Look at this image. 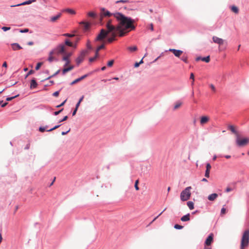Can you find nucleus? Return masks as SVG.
I'll return each instance as SVG.
<instances>
[{
    "label": "nucleus",
    "instance_id": "31",
    "mask_svg": "<svg viewBox=\"0 0 249 249\" xmlns=\"http://www.w3.org/2000/svg\"><path fill=\"white\" fill-rule=\"evenodd\" d=\"M48 125L45 126H40L38 128V131L41 133L44 132L45 131H47V128H48Z\"/></svg>",
    "mask_w": 249,
    "mask_h": 249
},
{
    "label": "nucleus",
    "instance_id": "32",
    "mask_svg": "<svg viewBox=\"0 0 249 249\" xmlns=\"http://www.w3.org/2000/svg\"><path fill=\"white\" fill-rule=\"evenodd\" d=\"M106 36L105 35H103L101 34H99L95 38V41H99L105 38Z\"/></svg>",
    "mask_w": 249,
    "mask_h": 249
},
{
    "label": "nucleus",
    "instance_id": "63",
    "mask_svg": "<svg viewBox=\"0 0 249 249\" xmlns=\"http://www.w3.org/2000/svg\"><path fill=\"white\" fill-rule=\"evenodd\" d=\"M226 213V209L223 207L222 209H221L220 213L221 214H224Z\"/></svg>",
    "mask_w": 249,
    "mask_h": 249
},
{
    "label": "nucleus",
    "instance_id": "40",
    "mask_svg": "<svg viewBox=\"0 0 249 249\" xmlns=\"http://www.w3.org/2000/svg\"><path fill=\"white\" fill-rule=\"evenodd\" d=\"M104 48H105V45L104 44H101V45H99L96 48L95 53H98L99 51L100 50L104 49Z\"/></svg>",
    "mask_w": 249,
    "mask_h": 249
},
{
    "label": "nucleus",
    "instance_id": "1",
    "mask_svg": "<svg viewBox=\"0 0 249 249\" xmlns=\"http://www.w3.org/2000/svg\"><path fill=\"white\" fill-rule=\"evenodd\" d=\"M134 22V19L131 17L125 16V18L123 19L121 24L126 29H130L131 30L135 29V26L133 24Z\"/></svg>",
    "mask_w": 249,
    "mask_h": 249
},
{
    "label": "nucleus",
    "instance_id": "26",
    "mask_svg": "<svg viewBox=\"0 0 249 249\" xmlns=\"http://www.w3.org/2000/svg\"><path fill=\"white\" fill-rule=\"evenodd\" d=\"M231 10V11H232L233 13L235 14H237L239 12V9L238 7L234 5H232L230 7Z\"/></svg>",
    "mask_w": 249,
    "mask_h": 249
},
{
    "label": "nucleus",
    "instance_id": "43",
    "mask_svg": "<svg viewBox=\"0 0 249 249\" xmlns=\"http://www.w3.org/2000/svg\"><path fill=\"white\" fill-rule=\"evenodd\" d=\"M182 104V103L180 101H178L174 107V109L175 110L178 108Z\"/></svg>",
    "mask_w": 249,
    "mask_h": 249
},
{
    "label": "nucleus",
    "instance_id": "36",
    "mask_svg": "<svg viewBox=\"0 0 249 249\" xmlns=\"http://www.w3.org/2000/svg\"><path fill=\"white\" fill-rule=\"evenodd\" d=\"M64 46H72V43L68 39H66L64 42Z\"/></svg>",
    "mask_w": 249,
    "mask_h": 249
},
{
    "label": "nucleus",
    "instance_id": "59",
    "mask_svg": "<svg viewBox=\"0 0 249 249\" xmlns=\"http://www.w3.org/2000/svg\"><path fill=\"white\" fill-rule=\"evenodd\" d=\"M11 29V27H7V26H3L1 27V29L4 31V32H6L8 30H9L10 29Z\"/></svg>",
    "mask_w": 249,
    "mask_h": 249
},
{
    "label": "nucleus",
    "instance_id": "58",
    "mask_svg": "<svg viewBox=\"0 0 249 249\" xmlns=\"http://www.w3.org/2000/svg\"><path fill=\"white\" fill-rule=\"evenodd\" d=\"M68 118V116H65L63 117L62 119H60L59 121H58V123H60L61 122H63L64 121H66Z\"/></svg>",
    "mask_w": 249,
    "mask_h": 249
},
{
    "label": "nucleus",
    "instance_id": "10",
    "mask_svg": "<svg viewBox=\"0 0 249 249\" xmlns=\"http://www.w3.org/2000/svg\"><path fill=\"white\" fill-rule=\"evenodd\" d=\"M113 13H111L105 8H101V16L110 17L113 16Z\"/></svg>",
    "mask_w": 249,
    "mask_h": 249
},
{
    "label": "nucleus",
    "instance_id": "38",
    "mask_svg": "<svg viewBox=\"0 0 249 249\" xmlns=\"http://www.w3.org/2000/svg\"><path fill=\"white\" fill-rule=\"evenodd\" d=\"M62 124H57V125H55V126H54L53 127L48 129L47 130V132H51L58 128H59Z\"/></svg>",
    "mask_w": 249,
    "mask_h": 249
},
{
    "label": "nucleus",
    "instance_id": "39",
    "mask_svg": "<svg viewBox=\"0 0 249 249\" xmlns=\"http://www.w3.org/2000/svg\"><path fill=\"white\" fill-rule=\"evenodd\" d=\"M43 65V62H38L36 67H35V70L36 71H38L39 70V69L40 68V67H41V66Z\"/></svg>",
    "mask_w": 249,
    "mask_h": 249
},
{
    "label": "nucleus",
    "instance_id": "47",
    "mask_svg": "<svg viewBox=\"0 0 249 249\" xmlns=\"http://www.w3.org/2000/svg\"><path fill=\"white\" fill-rule=\"evenodd\" d=\"M166 208H165L164 210H163V211L160 213L157 216H156L153 219V220L150 222V224H151L153 222H154L156 219H157L166 210Z\"/></svg>",
    "mask_w": 249,
    "mask_h": 249
},
{
    "label": "nucleus",
    "instance_id": "20",
    "mask_svg": "<svg viewBox=\"0 0 249 249\" xmlns=\"http://www.w3.org/2000/svg\"><path fill=\"white\" fill-rule=\"evenodd\" d=\"M218 197V194L213 193L209 195L208 196V199L210 201H214Z\"/></svg>",
    "mask_w": 249,
    "mask_h": 249
},
{
    "label": "nucleus",
    "instance_id": "64",
    "mask_svg": "<svg viewBox=\"0 0 249 249\" xmlns=\"http://www.w3.org/2000/svg\"><path fill=\"white\" fill-rule=\"evenodd\" d=\"M63 36H66V37H71L73 36L74 35L73 34H69V33H65V34H64L63 35Z\"/></svg>",
    "mask_w": 249,
    "mask_h": 249
},
{
    "label": "nucleus",
    "instance_id": "57",
    "mask_svg": "<svg viewBox=\"0 0 249 249\" xmlns=\"http://www.w3.org/2000/svg\"><path fill=\"white\" fill-rule=\"evenodd\" d=\"M212 166L210 163L207 162L206 164V170L210 171Z\"/></svg>",
    "mask_w": 249,
    "mask_h": 249
},
{
    "label": "nucleus",
    "instance_id": "29",
    "mask_svg": "<svg viewBox=\"0 0 249 249\" xmlns=\"http://www.w3.org/2000/svg\"><path fill=\"white\" fill-rule=\"evenodd\" d=\"M63 12H66L71 15H74L76 13L75 11L74 10L71 8L65 9L63 10Z\"/></svg>",
    "mask_w": 249,
    "mask_h": 249
},
{
    "label": "nucleus",
    "instance_id": "27",
    "mask_svg": "<svg viewBox=\"0 0 249 249\" xmlns=\"http://www.w3.org/2000/svg\"><path fill=\"white\" fill-rule=\"evenodd\" d=\"M62 60L65 61V64L64 65V67H66L71 62L69 58L64 56L62 57Z\"/></svg>",
    "mask_w": 249,
    "mask_h": 249
},
{
    "label": "nucleus",
    "instance_id": "18",
    "mask_svg": "<svg viewBox=\"0 0 249 249\" xmlns=\"http://www.w3.org/2000/svg\"><path fill=\"white\" fill-rule=\"evenodd\" d=\"M11 46L14 51L22 49V47L18 43H12Z\"/></svg>",
    "mask_w": 249,
    "mask_h": 249
},
{
    "label": "nucleus",
    "instance_id": "50",
    "mask_svg": "<svg viewBox=\"0 0 249 249\" xmlns=\"http://www.w3.org/2000/svg\"><path fill=\"white\" fill-rule=\"evenodd\" d=\"M67 101V98L64 101H63L60 104L56 106V107L59 108V107L63 106L66 103Z\"/></svg>",
    "mask_w": 249,
    "mask_h": 249
},
{
    "label": "nucleus",
    "instance_id": "2",
    "mask_svg": "<svg viewBox=\"0 0 249 249\" xmlns=\"http://www.w3.org/2000/svg\"><path fill=\"white\" fill-rule=\"evenodd\" d=\"M249 244V229L246 230L243 233L240 244V249H244Z\"/></svg>",
    "mask_w": 249,
    "mask_h": 249
},
{
    "label": "nucleus",
    "instance_id": "61",
    "mask_svg": "<svg viewBox=\"0 0 249 249\" xmlns=\"http://www.w3.org/2000/svg\"><path fill=\"white\" fill-rule=\"evenodd\" d=\"M115 36H112L111 37H109L108 38H107V41L108 42V43H111L113 42V41L114 40V37Z\"/></svg>",
    "mask_w": 249,
    "mask_h": 249
},
{
    "label": "nucleus",
    "instance_id": "41",
    "mask_svg": "<svg viewBox=\"0 0 249 249\" xmlns=\"http://www.w3.org/2000/svg\"><path fill=\"white\" fill-rule=\"evenodd\" d=\"M180 60L183 61L184 63L188 64V57L187 56L183 55L181 57H180L179 58Z\"/></svg>",
    "mask_w": 249,
    "mask_h": 249
},
{
    "label": "nucleus",
    "instance_id": "46",
    "mask_svg": "<svg viewBox=\"0 0 249 249\" xmlns=\"http://www.w3.org/2000/svg\"><path fill=\"white\" fill-rule=\"evenodd\" d=\"M63 110H64V108H62L61 109H60L57 111L53 112V114L54 116H57V115H59Z\"/></svg>",
    "mask_w": 249,
    "mask_h": 249
},
{
    "label": "nucleus",
    "instance_id": "60",
    "mask_svg": "<svg viewBox=\"0 0 249 249\" xmlns=\"http://www.w3.org/2000/svg\"><path fill=\"white\" fill-rule=\"evenodd\" d=\"M129 2V0H119L116 1V3H128Z\"/></svg>",
    "mask_w": 249,
    "mask_h": 249
},
{
    "label": "nucleus",
    "instance_id": "14",
    "mask_svg": "<svg viewBox=\"0 0 249 249\" xmlns=\"http://www.w3.org/2000/svg\"><path fill=\"white\" fill-rule=\"evenodd\" d=\"M38 86V84L36 81V79L33 77L30 81V89H33L36 88Z\"/></svg>",
    "mask_w": 249,
    "mask_h": 249
},
{
    "label": "nucleus",
    "instance_id": "6",
    "mask_svg": "<svg viewBox=\"0 0 249 249\" xmlns=\"http://www.w3.org/2000/svg\"><path fill=\"white\" fill-rule=\"evenodd\" d=\"M106 27L107 28L108 31L110 33L111 36H115V27L111 24H110L109 23H107Z\"/></svg>",
    "mask_w": 249,
    "mask_h": 249
},
{
    "label": "nucleus",
    "instance_id": "9",
    "mask_svg": "<svg viewBox=\"0 0 249 249\" xmlns=\"http://www.w3.org/2000/svg\"><path fill=\"white\" fill-rule=\"evenodd\" d=\"M168 51L172 52L176 57L178 58H180V55L183 53V52L180 50L175 49H169ZM165 52H167V50H166Z\"/></svg>",
    "mask_w": 249,
    "mask_h": 249
},
{
    "label": "nucleus",
    "instance_id": "16",
    "mask_svg": "<svg viewBox=\"0 0 249 249\" xmlns=\"http://www.w3.org/2000/svg\"><path fill=\"white\" fill-rule=\"evenodd\" d=\"M74 68V66L73 65H70L68 67H65L62 70V75H65L67 72L71 71L72 69H73Z\"/></svg>",
    "mask_w": 249,
    "mask_h": 249
},
{
    "label": "nucleus",
    "instance_id": "53",
    "mask_svg": "<svg viewBox=\"0 0 249 249\" xmlns=\"http://www.w3.org/2000/svg\"><path fill=\"white\" fill-rule=\"evenodd\" d=\"M138 184H139V180L137 179L135 181V184H134V187H135L136 190H137V191L139 190V187L138 186Z\"/></svg>",
    "mask_w": 249,
    "mask_h": 249
},
{
    "label": "nucleus",
    "instance_id": "15",
    "mask_svg": "<svg viewBox=\"0 0 249 249\" xmlns=\"http://www.w3.org/2000/svg\"><path fill=\"white\" fill-rule=\"evenodd\" d=\"M213 40L214 43H217L219 45H222L224 42L223 39L215 36H213Z\"/></svg>",
    "mask_w": 249,
    "mask_h": 249
},
{
    "label": "nucleus",
    "instance_id": "22",
    "mask_svg": "<svg viewBox=\"0 0 249 249\" xmlns=\"http://www.w3.org/2000/svg\"><path fill=\"white\" fill-rule=\"evenodd\" d=\"M228 128L229 130H230L232 133L235 134L236 135V137H237V135H239V134L238 133V132L237 131V130L235 129L234 126L232 125H229L228 126Z\"/></svg>",
    "mask_w": 249,
    "mask_h": 249
},
{
    "label": "nucleus",
    "instance_id": "21",
    "mask_svg": "<svg viewBox=\"0 0 249 249\" xmlns=\"http://www.w3.org/2000/svg\"><path fill=\"white\" fill-rule=\"evenodd\" d=\"M181 221L182 222H187L190 220V214L188 213L185 215L182 216L180 218Z\"/></svg>",
    "mask_w": 249,
    "mask_h": 249
},
{
    "label": "nucleus",
    "instance_id": "49",
    "mask_svg": "<svg viewBox=\"0 0 249 249\" xmlns=\"http://www.w3.org/2000/svg\"><path fill=\"white\" fill-rule=\"evenodd\" d=\"M62 88H61L59 90H57V91H56L55 92H54L53 94H52V95L53 96H54V97H57L59 96V92L60 91L62 90Z\"/></svg>",
    "mask_w": 249,
    "mask_h": 249
},
{
    "label": "nucleus",
    "instance_id": "62",
    "mask_svg": "<svg viewBox=\"0 0 249 249\" xmlns=\"http://www.w3.org/2000/svg\"><path fill=\"white\" fill-rule=\"evenodd\" d=\"M78 109V107H75V108L74 109V110L72 112V116H74V115H75V114H76V112L77 111Z\"/></svg>",
    "mask_w": 249,
    "mask_h": 249
},
{
    "label": "nucleus",
    "instance_id": "7",
    "mask_svg": "<svg viewBox=\"0 0 249 249\" xmlns=\"http://www.w3.org/2000/svg\"><path fill=\"white\" fill-rule=\"evenodd\" d=\"M113 16L118 21L120 22L121 23L123 21V19L125 18V16L124 15L119 12L113 13Z\"/></svg>",
    "mask_w": 249,
    "mask_h": 249
},
{
    "label": "nucleus",
    "instance_id": "52",
    "mask_svg": "<svg viewBox=\"0 0 249 249\" xmlns=\"http://www.w3.org/2000/svg\"><path fill=\"white\" fill-rule=\"evenodd\" d=\"M128 50L131 52H134L137 50V47L136 46H131L128 47Z\"/></svg>",
    "mask_w": 249,
    "mask_h": 249
},
{
    "label": "nucleus",
    "instance_id": "28",
    "mask_svg": "<svg viewBox=\"0 0 249 249\" xmlns=\"http://www.w3.org/2000/svg\"><path fill=\"white\" fill-rule=\"evenodd\" d=\"M61 13H58L56 15H55V16L52 17L51 18V21L52 22L55 21L57 19H58L61 17Z\"/></svg>",
    "mask_w": 249,
    "mask_h": 249
},
{
    "label": "nucleus",
    "instance_id": "56",
    "mask_svg": "<svg viewBox=\"0 0 249 249\" xmlns=\"http://www.w3.org/2000/svg\"><path fill=\"white\" fill-rule=\"evenodd\" d=\"M87 48L89 50H91L92 49V46L90 44V42L89 40L88 41L87 43Z\"/></svg>",
    "mask_w": 249,
    "mask_h": 249
},
{
    "label": "nucleus",
    "instance_id": "13",
    "mask_svg": "<svg viewBox=\"0 0 249 249\" xmlns=\"http://www.w3.org/2000/svg\"><path fill=\"white\" fill-rule=\"evenodd\" d=\"M199 60H202L206 63H209L210 61V56L208 55L204 57L199 56L196 57V61H198Z\"/></svg>",
    "mask_w": 249,
    "mask_h": 249
},
{
    "label": "nucleus",
    "instance_id": "34",
    "mask_svg": "<svg viewBox=\"0 0 249 249\" xmlns=\"http://www.w3.org/2000/svg\"><path fill=\"white\" fill-rule=\"evenodd\" d=\"M18 96H19V94H17L15 96H8L6 98V101L7 102L12 101L13 99H14L15 98L18 97Z\"/></svg>",
    "mask_w": 249,
    "mask_h": 249
},
{
    "label": "nucleus",
    "instance_id": "12",
    "mask_svg": "<svg viewBox=\"0 0 249 249\" xmlns=\"http://www.w3.org/2000/svg\"><path fill=\"white\" fill-rule=\"evenodd\" d=\"M79 24L82 26L83 28L84 31H87L89 30L90 27V23L88 21H81Z\"/></svg>",
    "mask_w": 249,
    "mask_h": 249
},
{
    "label": "nucleus",
    "instance_id": "19",
    "mask_svg": "<svg viewBox=\"0 0 249 249\" xmlns=\"http://www.w3.org/2000/svg\"><path fill=\"white\" fill-rule=\"evenodd\" d=\"M209 120V118L207 116H202L200 117V123L203 124L207 123Z\"/></svg>",
    "mask_w": 249,
    "mask_h": 249
},
{
    "label": "nucleus",
    "instance_id": "48",
    "mask_svg": "<svg viewBox=\"0 0 249 249\" xmlns=\"http://www.w3.org/2000/svg\"><path fill=\"white\" fill-rule=\"evenodd\" d=\"M114 62V60L113 59H111V60L108 61L107 63V67H111L113 66Z\"/></svg>",
    "mask_w": 249,
    "mask_h": 249
},
{
    "label": "nucleus",
    "instance_id": "45",
    "mask_svg": "<svg viewBox=\"0 0 249 249\" xmlns=\"http://www.w3.org/2000/svg\"><path fill=\"white\" fill-rule=\"evenodd\" d=\"M88 16L90 17L95 18L96 17V14L94 12H89Z\"/></svg>",
    "mask_w": 249,
    "mask_h": 249
},
{
    "label": "nucleus",
    "instance_id": "24",
    "mask_svg": "<svg viewBox=\"0 0 249 249\" xmlns=\"http://www.w3.org/2000/svg\"><path fill=\"white\" fill-rule=\"evenodd\" d=\"M31 3H32V2H31V1L30 0H26L25 1L21 2L20 3H19V4H16V5H11V7L19 6H21V5L30 4Z\"/></svg>",
    "mask_w": 249,
    "mask_h": 249
},
{
    "label": "nucleus",
    "instance_id": "30",
    "mask_svg": "<svg viewBox=\"0 0 249 249\" xmlns=\"http://www.w3.org/2000/svg\"><path fill=\"white\" fill-rule=\"evenodd\" d=\"M187 205L190 210H193L194 209V203L192 201H189L187 202Z\"/></svg>",
    "mask_w": 249,
    "mask_h": 249
},
{
    "label": "nucleus",
    "instance_id": "33",
    "mask_svg": "<svg viewBox=\"0 0 249 249\" xmlns=\"http://www.w3.org/2000/svg\"><path fill=\"white\" fill-rule=\"evenodd\" d=\"M84 98V95H82L78 100L77 103L76 104L75 107H79L81 103L82 102Z\"/></svg>",
    "mask_w": 249,
    "mask_h": 249
},
{
    "label": "nucleus",
    "instance_id": "37",
    "mask_svg": "<svg viewBox=\"0 0 249 249\" xmlns=\"http://www.w3.org/2000/svg\"><path fill=\"white\" fill-rule=\"evenodd\" d=\"M98 56H99V53H95L94 56L90 57L89 58V61L90 62H93Z\"/></svg>",
    "mask_w": 249,
    "mask_h": 249
},
{
    "label": "nucleus",
    "instance_id": "8",
    "mask_svg": "<svg viewBox=\"0 0 249 249\" xmlns=\"http://www.w3.org/2000/svg\"><path fill=\"white\" fill-rule=\"evenodd\" d=\"M54 50L57 54H62L66 53L64 45L63 44H59L55 49Z\"/></svg>",
    "mask_w": 249,
    "mask_h": 249
},
{
    "label": "nucleus",
    "instance_id": "35",
    "mask_svg": "<svg viewBox=\"0 0 249 249\" xmlns=\"http://www.w3.org/2000/svg\"><path fill=\"white\" fill-rule=\"evenodd\" d=\"M83 60V58L81 56L77 57L76 59V62L77 65H79Z\"/></svg>",
    "mask_w": 249,
    "mask_h": 249
},
{
    "label": "nucleus",
    "instance_id": "44",
    "mask_svg": "<svg viewBox=\"0 0 249 249\" xmlns=\"http://www.w3.org/2000/svg\"><path fill=\"white\" fill-rule=\"evenodd\" d=\"M174 227L175 229L177 230H181L183 228V226L178 225V224H175Z\"/></svg>",
    "mask_w": 249,
    "mask_h": 249
},
{
    "label": "nucleus",
    "instance_id": "17",
    "mask_svg": "<svg viewBox=\"0 0 249 249\" xmlns=\"http://www.w3.org/2000/svg\"><path fill=\"white\" fill-rule=\"evenodd\" d=\"M85 78H86V76H85L84 75H83L72 81L71 83H70V85L71 86H72L76 84L77 83L81 81V80L84 79Z\"/></svg>",
    "mask_w": 249,
    "mask_h": 249
},
{
    "label": "nucleus",
    "instance_id": "55",
    "mask_svg": "<svg viewBox=\"0 0 249 249\" xmlns=\"http://www.w3.org/2000/svg\"><path fill=\"white\" fill-rule=\"evenodd\" d=\"M100 34H101L103 35H105V36H107V32L104 29H102L100 30Z\"/></svg>",
    "mask_w": 249,
    "mask_h": 249
},
{
    "label": "nucleus",
    "instance_id": "23",
    "mask_svg": "<svg viewBox=\"0 0 249 249\" xmlns=\"http://www.w3.org/2000/svg\"><path fill=\"white\" fill-rule=\"evenodd\" d=\"M60 71H61L60 69H59L54 74H53L52 75L49 76L48 77H47L45 79H44V80H41V82H43L45 81L49 80L51 78L55 77L56 75H57V74H58L59 73V72H60Z\"/></svg>",
    "mask_w": 249,
    "mask_h": 249
},
{
    "label": "nucleus",
    "instance_id": "51",
    "mask_svg": "<svg viewBox=\"0 0 249 249\" xmlns=\"http://www.w3.org/2000/svg\"><path fill=\"white\" fill-rule=\"evenodd\" d=\"M19 32L21 33H26L29 32V29L23 28L19 29Z\"/></svg>",
    "mask_w": 249,
    "mask_h": 249
},
{
    "label": "nucleus",
    "instance_id": "54",
    "mask_svg": "<svg viewBox=\"0 0 249 249\" xmlns=\"http://www.w3.org/2000/svg\"><path fill=\"white\" fill-rule=\"evenodd\" d=\"M63 54H65L64 56L67 57L70 59V57L72 55V53L71 52H66V53H63Z\"/></svg>",
    "mask_w": 249,
    "mask_h": 249
},
{
    "label": "nucleus",
    "instance_id": "5",
    "mask_svg": "<svg viewBox=\"0 0 249 249\" xmlns=\"http://www.w3.org/2000/svg\"><path fill=\"white\" fill-rule=\"evenodd\" d=\"M106 27L107 28L108 31L110 33L111 36H115V27L111 24H110L109 23H107Z\"/></svg>",
    "mask_w": 249,
    "mask_h": 249
},
{
    "label": "nucleus",
    "instance_id": "42",
    "mask_svg": "<svg viewBox=\"0 0 249 249\" xmlns=\"http://www.w3.org/2000/svg\"><path fill=\"white\" fill-rule=\"evenodd\" d=\"M35 71L33 70H30L25 75V78H27L29 75L35 73Z\"/></svg>",
    "mask_w": 249,
    "mask_h": 249
},
{
    "label": "nucleus",
    "instance_id": "4",
    "mask_svg": "<svg viewBox=\"0 0 249 249\" xmlns=\"http://www.w3.org/2000/svg\"><path fill=\"white\" fill-rule=\"evenodd\" d=\"M249 142V139L248 138H242L238 135L236 137V143L239 147H242L246 145Z\"/></svg>",
    "mask_w": 249,
    "mask_h": 249
},
{
    "label": "nucleus",
    "instance_id": "25",
    "mask_svg": "<svg viewBox=\"0 0 249 249\" xmlns=\"http://www.w3.org/2000/svg\"><path fill=\"white\" fill-rule=\"evenodd\" d=\"M147 53H146L144 56L142 58V59L139 62H136L134 64V68H138L140 66V65L143 63V59L146 55Z\"/></svg>",
    "mask_w": 249,
    "mask_h": 249
},
{
    "label": "nucleus",
    "instance_id": "3",
    "mask_svg": "<svg viewBox=\"0 0 249 249\" xmlns=\"http://www.w3.org/2000/svg\"><path fill=\"white\" fill-rule=\"evenodd\" d=\"M192 189L191 186L185 188L181 191L180 195V199L182 201H185L190 199L191 195L190 190Z\"/></svg>",
    "mask_w": 249,
    "mask_h": 249
},
{
    "label": "nucleus",
    "instance_id": "11",
    "mask_svg": "<svg viewBox=\"0 0 249 249\" xmlns=\"http://www.w3.org/2000/svg\"><path fill=\"white\" fill-rule=\"evenodd\" d=\"M213 240V233H211L206 238L205 241V245L206 246H210Z\"/></svg>",
    "mask_w": 249,
    "mask_h": 249
}]
</instances>
